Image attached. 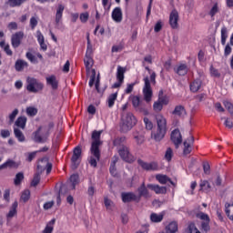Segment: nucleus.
<instances>
[{"label": "nucleus", "instance_id": "obj_1", "mask_svg": "<svg viewBox=\"0 0 233 233\" xmlns=\"http://www.w3.org/2000/svg\"><path fill=\"white\" fill-rule=\"evenodd\" d=\"M101 134L102 131H93L92 133V139L93 142L91 144V156L89 158V164L91 167H97V161L101 159V150H99V147H101Z\"/></svg>", "mask_w": 233, "mask_h": 233}, {"label": "nucleus", "instance_id": "obj_2", "mask_svg": "<svg viewBox=\"0 0 233 233\" xmlns=\"http://www.w3.org/2000/svg\"><path fill=\"white\" fill-rule=\"evenodd\" d=\"M155 119L157 121V132L152 134V137L155 141H161L167 134V118L163 115L157 114L155 116Z\"/></svg>", "mask_w": 233, "mask_h": 233}, {"label": "nucleus", "instance_id": "obj_3", "mask_svg": "<svg viewBox=\"0 0 233 233\" xmlns=\"http://www.w3.org/2000/svg\"><path fill=\"white\" fill-rule=\"evenodd\" d=\"M136 123H137V120L132 113H122V117L120 121V132H122L123 134L130 132V129L136 127Z\"/></svg>", "mask_w": 233, "mask_h": 233}, {"label": "nucleus", "instance_id": "obj_4", "mask_svg": "<svg viewBox=\"0 0 233 233\" xmlns=\"http://www.w3.org/2000/svg\"><path fill=\"white\" fill-rule=\"evenodd\" d=\"M26 83H27L26 90L33 94H37V92H40V90H43L45 86L43 83L39 82V80H37L35 77L28 76L26 78Z\"/></svg>", "mask_w": 233, "mask_h": 233}, {"label": "nucleus", "instance_id": "obj_5", "mask_svg": "<svg viewBox=\"0 0 233 233\" xmlns=\"http://www.w3.org/2000/svg\"><path fill=\"white\" fill-rule=\"evenodd\" d=\"M54 128V123L50 122L47 126V133L46 137H41V127H39L35 132L33 133L35 143H46V138L50 136V130Z\"/></svg>", "mask_w": 233, "mask_h": 233}, {"label": "nucleus", "instance_id": "obj_6", "mask_svg": "<svg viewBox=\"0 0 233 233\" xmlns=\"http://www.w3.org/2000/svg\"><path fill=\"white\" fill-rule=\"evenodd\" d=\"M144 87H143V96L144 99L147 103H150L152 101V86H150V78L148 76L144 77Z\"/></svg>", "mask_w": 233, "mask_h": 233}, {"label": "nucleus", "instance_id": "obj_7", "mask_svg": "<svg viewBox=\"0 0 233 233\" xmlns=\"http://www.w3.org/2000/svg\"><path fill=\"white\" fill-rule=\"evenodd\" d=\"M117 152L121 159H123V161H126V163H134L136 161V158L130 154V148H128L127 146L119 148Z\"/></svg>", "mask_w": 233, "mask_h": 233}, {"label": "nucleus", "instance_id": "obj_8", "mask_svg": "<svg viewBox=\"0 0 233 233\" xmlns=\"http://www.w3.org/2000/svg\"><path fill=\"white\" fill-rule=\"evenodd\" d=\"M125 72H127V68L118 66L116 69V79L117 82H116L113 86L112 88H119L125 82Z\"/></svg>", "mask_w": 233, "mask_h": 233}, {"label": "nucleus", "instance_id": "obj_9", "mask_svg": "<svg viewBox=\"0 0 233 233\" xmlns=\"http://www.w3.org/2000/svg\"><path fill=\"white\" fill-rule=\"evenodd\" d=\"M79 159H81V147H75V149L73 151V156L71 158L73 170H76V168H77V167H79Z\"/></svg>", "mask_w": 233, "mask_h": 233}, {"label": "nucleus", "instance_id": "obj_10", "mask_svg": "<svg viewBox=\"0 0 233 233\" xmlns=\"http://www.w3.org/2000/svg\"><path fill=\"white\" fill-rule=\"evenodd\" d=\"M23 37H25V33H23V31L16 32L12 35L11 45L13 48H19L21 41H23Z\"/></svg>", "mask_w": 233, "mask_h": 233}, {"label": "nucleus", "instance_id": "obj_11", "mask_svg": "<svg viewBox=\"0 0 233 233\" xmlns=\"http://www.w3.org/2000/svg\"><path fill=\"white\" fill-rule=\"evenodd\" d=\"M171 141H173L176 148H179V145L183 143V137L179 129H175L171 133Z\"/></svg>", "mask_w": 233, "mask_h": 233}, {"label": "nucleus", "instance_id": "obj_12", "mask_svg": "<svg viewBox=\"0 0 233 233\" xmlns=\"http://www.w3.org/2000/svg\"><path fill=\"white\" fill-rule=\"evenodd\" d=\"M137 163L139 165V167H141V168H143V170H147V171H154V170H157V163L156 162H145L142 159H138Z\"/></svg>", "mask_w": 233, "mask_h": 233}, {"label": "nucleus", "instance_id": "obj_13", "mask_svg": "<svg viewBox=\"0 0 233 233\" xmlns=\"http://www.w3.org/2000/svg\"><path fill=\"white\" fill-rule=\"evenodd\" d=\"M177 21H179V13H177V11L176 10H173L169 15V25L171 28L173 29L177 28L178 26Z\"/></svg>", "mask_w": 233, "mask_h": 233}, {"label": "nucleus", "instance_id": "obj_14", "mask_svg": "<svg viewBox=\"0 0 233 233\" xmlns=\"http://www.w3.org/2000/svg\"><path fill=\"white\" fill-rule=\"evenodd\" d=\"M192 145H194V137H189L187 140L184 141V156H188L192 152Z\"/></svg>", "mask_w": 233, "mask_h": 233}, {"label": "nucleus", "instance_id": "obj_15", "mask_svg": "<svg viewBox=\"0 0 233 233\" xmlns=\"http://www.w3.org/2000/svg\"><path fill=\"white\" fill-rule=\"evenodd\" d=\"M156 179L160 183V185H167V183H170L173 187H176V183L168 177L167 175L157 174L156 175Z\"/></svg>", "mask_w": 233, "mask_h": 233}, {"label": "nucleus", "instance_id": "obj_16", "mask_svg": "<svg viewBox=\"0 0 233 233\" xmlns=\"http://www.w3.org/2000/svg\"><path fill=\"white\" fill-rule=\"evenodd\" d=\"M111 17L116 23H121L123 21V11H121V7H116L112 12Z\"/></svg>", "mask_w": 233, "mask_h": 233}, {"label": "nucleus", "instance_id": "obj_17", "mask_svg": "<svg viewBox=\"0 0 233 233\" xmlns=\"http://www.w3.org/2000/svg\"><path fill=\"white\" fill-rule=\"evenodd\" d=\"M174 71L177 76H187L188 74V66L181 63L174 68Z\"/></svg>", "mask_w": 233, "mask_h": 233}, {"label": "nucleus", "instance_id": "obj_18", "mask_svg": "<svg viewBox=\"0 0 233 233\" xmlns=\"http://www.w3.org/2000/svg\"><path fill=\"white\" fill-rule=\"evenodd\" d=\"M138 192V198L141 199V198H150V193L148 192L147 187L145 186V182L142 183V185L137 188Z\"/></svg>", "mask_w": 233, "mask_h": 233}, {"label": "nucleus", "instance_id": "obj_19", "mask_svg": "<svg viewBox=\"0 0 233 233\" xmlns=\"http://www.w3.org/2000/svg\"><path fill=\"white\" fill-rule=\"evenodd\" d=\"M122 201L124 203H130L131 201H139V198L134 193H122Z\"/></svg>", "mask_w": 233, "mask_h": 233}, {"label": "nucleus", "instance_id": "obj_20", "mask_svg": "<svg viewBox=\"0 0 233 233\" xmlns=\"http://www.w3.org/2000/svg\"><path fill=\"white\" fill-rule=\"evenodd\" d=\"M147 188L153 190L155 194H167V187H161L156 184H148Z\"/></svg>", "mask_w": 233, "mask_h": 233}, {"label": "nucleus", "instance_id": "obj_21", "mask_svg": "<svg viewBox=\"0 0 233 233\" xmlns=\"http://www.w3.org/2000/svg\"><path fill=\"white\" fill-rule=\"evenodd\" d=\"M114 147H116V150H119V148H125L127 147V137H116L113 141Z\"/></svg>", "mask_w": 233, "mask_h": 233}, {"label": "nucleus", "instance_id": "obj_22", "mask_svg": "<svg viewBox=\"0 0 233 233\" xmlns=\"http://www.w3.org/2000/svg\"><path fill=\"white\" fill-rule=\"evenodd\" d=\"M25 68H28V62L23 59H17L15 63V69L16 72H23Z\"/></svg>", "mask_w": 233, "mask_h": 233}, {"label": "nucleus", "instance_id": "obj_23", "mask_svg": "<svg viewBox=\"0 0 233 233\" xmlns=\"http://www.w3.org/2000/svg\"><path fill=\"white\" fill-rule=\"evenodd\" d=\"M26 116H19L15 122L14 128H21V130H25L26 128Z\"/></svg>", "mask_w": 233, "mask_h": 233}, {"label": "nucleus", "instance_id": "obj_24", "mask_svg": "<svg viewBox=\"0 0 233 233\" xmlns=\"http://www.w3.org/2000/svg\"><path fill=\"white\" fill-rule=\"evenodd\" d=\"M46 84L50 85L53 90H57V86H59V82L57 81V77L52 75L46 78Z\"/></svg>", "mask_w": 233, "mask_h": 233}, {"label": "nucleus", "instance_id": "obj_25", "mask_svg": "<svg viewBox=\"0 0 233 233\" xmlns=\"http://www.w3.org/2000/svg\"><path fill=\"white\" fill-rule=\"evenodd\" d=\"M63 12H65V5L59 4L56 8V24L59 25L61 21H63Z\"/></svg>", "mask_w": 233, "mask_h": 233}, {"label": "nucleus", "instance_id": "obj_26", "mask_svg": "<svg viewBox=\"0 0 233 233\" xmlns=\"http://www.w3.org/2000/svg\"><path fill=\"white\" fill-rule=\"evenodd\" d=\"M17 207H19V204L17 203V201H15L12 204L10 210L6 215L7 219H12V218H14V216L17 215Z\"/></svg>", "mask_w": 233, "mask_h": 233}, {"label": "nucleus", "instance_id": "obj_27", "mask_svg": "<svg viewBox=\"0 0 233 233\" xmlns=\"http://www.w3.org/2000/svg\"><path fill=\"white\" fill-rule=\"evenodd\" d=\"M201 85H203V82L200 79H195L189 86L191 92H198V90L201 88Z\"/></svg>", "mask_w": 233, "mask_h": 233}, {"label": "nucleus", "instance_id": "obj_28", "mask_svg": "<svg viewBox=\"0 0 233 233\" xmlns=\"http://www.w3.org/2000/svg\"><path fill=\"white\" fill-rule=\"evenodd\" d=\"M163 218H165V215L163 213H151L150 221L152 223H161L163 221Z\"/></svg>", "mask_w": 233, "mask_h": 233}, {"label": "nucleus", "instance_id": "obj_29", "mask_svg": "<svg viewBox=\"0 0 233 233\" xmlns=\"http://www.w3.org/2000/svg\"><path fill=\"white\" fill-rule=\"evenodd\" d=\"M187 114L185 107L183 106H177L172 112L173 116H178V117H183Z\"/></svg>", "mask_w": 233, "mask_h": 233}, {"label": "nucleus", "instance_id": "obj_30", "mask_svg": "<svg viewBox=\"0 0 233 233\" xmlns=\"http://www.w3.org/2000/svg\"><path fill=\"white\" fill-rule=\"evenodd\" d=\"M84 63L86 70H90V68L94 66V59L92 58V55H86Z\"/></svg>", "mask_w": 233, "mask_h": 233}, {"label": "nucleus", "instance_id": "obj_31", "mask_svg": "<svg viewBox=\"0 0 233 233\" xmlns=\"http://www.w3.org/2000/svg\"><path fill=\"white\" fill-rule=\"evenodd\" d=\"M14 134H15V137H16V139L20 143H24L25 137V135L23 134V131H21V129H19V127H14Z\"/></svg>", "mask_w": 233, "mask_h": 233}, {"label": "nucleus", "instance_id": "obj_32", "mask_svg": "<svg viewBox=\"0 0 233 233\" xmlns=\"http://www.w3.org/2000/svg\"><path fill=\"white\" fill-rule=\"evenodd\" d=\"M28 0H7L6 4L11 7V8H15L17 6H21V5L26 3Z\"/></svg>", "mask_w": 233, "mask_h": 233}, {"label": "nucleus", "instance_id": "obj_33", "mask_svg": "<svg viewBox=\"0 0 233 233\" xmlns=\"http://www.w3.org/2000/svg\"><path fill=\"white\" fill-rule=\"evenodd\" d=\"M56 225V218L51 219L46 227L45 228L43 233H52L54 232V226Z\"/></svg>", "mask_w": 233, "mask_h": 233}, {"label": "nucleus", "instance_id": "obj_34", "mask_svg": "<svg viewBox=\"0 0 233 233\" xmlns=\"http://www.w3.org/2000/svg\"><path fill=\"white\" fill-rule=\"evenodd\" d=\"M117 100V93H113L107 97V105L109 108H112Z\"/></svg>", "mask_w": 233, "mask_h": 233}, {"label": "nucleus", "instance_id": "obj_35", "mask_svg": "<svg viewBox=\"0 0 233 233\" xmlns=\"http://www.w3.org/2000/svg\"><path fill=\"white\" fill-rule=\"evenodd\" d=\"M167 233H176L177 231V222H171L166 228Z\"/></svg>", "mask_w": 233, "mask_h": 233}, {"label": "nucleus", "instance_id": "obj_36", "mask_svg": "<svg viewBox=\"0 0 233 233\" xmlns=\"http://www.w3.org/2000/svg\"><path fill=\"white\" fill-rule=\"evenodd\" d=\"M228 37V31L227 30V27L223 26L221 28V45L223 46L227 45Z\"/></svg>", "mask_w": 233, "mask_h": 233}, {"label": "nucleus", "instance_id": "obj_37", "mask_svg": "<svg viewBox=\"0 0 233 233\" xmlns=\"http://www.w3.org/2000/svg\"><path fill=\"white\" fill-rule=\"evenodd\" d=\"M70 183H71V188L72 190L76 189V185L79 183V175L74 174L70 177Z\"/></svg>", "mask_w": 233, "mask_h": 233}, {"label": "nucleus", "instance_id": "obj_38", "mask_svg": "<svg viewBox=\"0 0 233 233\" xmlns=\"http://www.w3.org/2000/svg\"><path fill=\"white\" fill-rule=\"evenodd\" d=\"M25 57L26 59H28V61H30V63H32L33 65H37V63H39V61H37V56H35L34 54H32L31 52H27L25 54Z\"/></svg>", "mask_w": 233, "mask_h": 233}, {"label": "nucleus", "instance_id": "obj_39", "mask_svg": "<svg viewBox=\"0 0 233 233\" xmlns=\"http://www.w3.org/2000/svg\"><path fill=\"white\" fill-rule=\"evenodd\" d=\"M25 179V174L23 172H19L15 175V177L14 179L15 185L17 187L19 184Z\"/></svg>", "mask_w": 233, "mask_h": 233}, {"label": "nucleus", "instance_id": "obj_40", "mask_svg": "<svg viewBox=\"0 0 233 233\" xmlns=\"http://www.w3.org/2000/svg\"><path fill=\"white\" fill-rule=\"evenodd\" d=\"M26 115L29 116V117H34L35 116H37V108L34 106H29L25 110Z\"/></svg>", "mask_w": 233, "mask_h": 233}, {"label": "nucleus", "instance_id": "obj_41", "mask_svg": "<svg viewBox=\"0 0 233 233\" xmlns=\"http://www.w3.org/2000/svg\"><path fill=\"white\" fill-rule=\"evenodd\" d=\"M157 101H159L162 106L168 105V96H163V91H160Z\"/></svg>", "mask_w": 233, "mask_h": 233}, {"label": "nucleus", "instance_id": "obj_42", "mask_svg": "<svg viewBox=\"0 0 233 233\" xmlns=\"http://www.w3.org/2000/svg\"><path fill=\"white\" fill-rule=\"evenodd\" d=\"M146 70L150 74V81L153 85H156V72L152 71L147 66H144Z\"/></svg>", "mask_w": 233, "mask_h": 233}, {"label": "nucleus", "instance_id": "obj_43", "mask_svg": "<svg viewBox=\"0 0 233 233\" xmlns=\"http://www.w3.org/2000/svg\"><path fill=\"white\" fill-rule=\"evenodd\" d=\"M30 27L32 30H35V26H37L39 23V18L37 16H32L30 18Z\"/></svg>", "mask_w": 233, "mask_h": 233}, {"label": "nucleus", "instance_id": "obj_44", "mask_svg": "<svg viewBox=\"0 0 233 233\" xmlns=\"http://www.w3.org/2000/svg\"><path fill=\"white\" fill-rule=\"evenodd\" d=\"M5 168H17L18 165L15 161L12 159H8L6 162L4 163Z\"/></svg>", "mask_w": 233, "mask_h": 233}, {"label": "nucleus", "instance_id": "obj_45", "mask_svg": "<svg viewBox=\"0 0 233 233\" xmlns=\"http://www.w3.org/2000/svg\"><path fill=\"white\" fill-rule=\"evenodd\" d=\"M28 199H30V190L25 189L22 192L21 200L24 201V203H26Z\"/></svg>", "mask_w": 233, "mask_h": 233}, {"label": "nucleus", "instance_id": "obj_46", "mask_svg": "<svg viewBox=\"0 0 233 233\" xmlns=\"http://www.w3.org/2000/svg\"><path fill=\"white\" fill-rule=\"evenodd\" d=\"M19 114V109L15 108L11 114H9V123L12 124L15 121V117H17Z\"/></svg>", "mask_w": 233, "mask_h": 233}, {"label": "nucleus", "instance_id": "obj_47", "mask_svg": "<svg viewBox=\"0 0 233 233\" xmlns=\"http://www.w3.org/2000/svg\"><path fill=\"white\" fill-rule=\"evenodd\" d=\"M153 110H154V112H157V113H159V112H161V110H163V106L159 103V100H157L153 104Z\"/></svg>", "mask_w": 233, "mask_h": 233}, {"label": "nucleus", "instance_id": "obj_48", "mask_svg": "<svg viewBox=\"0 0 233 233\" xmlns=\"http://www.w3.org/2000/svg\"><path fill=\"white\" fill-rule=\"evenodd\" d=\"M210 71V76H212V77H220L221 74L219 73V71L218 69H216L214 67V66H211L209 68Z\"/></svg>", "mask_w": 233, "mask_h": 233}, {"label": "nucleus", "instance_id": "obj_49", "mask_svg": "<svg viewBox=\"0 0 233 233\" xmlns=\"http://www.w3.org/2000/svg\"><path fill=\"white\" fill-rule=\"evenodd\" d=\"M39 181H41V176L36 173L31 182V187H37V185H39Z\"/></svg>", "mask_w": 233, "mask_h": 233}, {"label": "nucleus", "instance_id": "obj_50", "mask_svg": "<svg viewBox=\"0 0 233 233\" xmlns=\"http://www.w3.org/2000/svg\"><path fill=\"white\" fill-rule=\"evenodd\" d=\"M174 156V151H172V148L168 147L165 153V159L167 161H172V157Z\"/></svg>", "mask_w": 233, "mask_h": 233}, {"label": "nucleus", "instance_id": "obj_51", "mask_svg": "<svg viewBox=\"0 0 233 233\" xmlns=\"http://www.w3.org/2000/svg\"><path fill=\"white\" fill-rule=\"evenodd\" d=\"M218 12H219V6L218 5V3H216V4H214L212 8L210 9L209 15L211 17H214V15H216V14H218Z\"/></svg>", "mask_w": 233, "mask_h": 233}, {"label": "nucleus", "instance_id": "obj_52", "mask_svg": "<svg viewBox=\"0 0 233 233\" xmlns=\"http://www.w3.org/2000/svg\"><path fill=\"white\" fill-rule=\"evenodd\" d=\"M92 52H94L92 47V43H90V36L87 35V48H86V56H92Z\"/></svg>", "mask_w": 233, "mask_h": 233}, {"label": "nucleus", "instance_id": "obj_53", "mask_svg": "<svg viewBox=\"0 0 233 233\" xmlns=\"http://www.w3.org/2000/svg\"><path fill=\"white\" fill-rule=\"evenodd\" d=\"M144 123L147 130H152V128H154V124L152 121H150V119H148V117H144Z\"/></svg>", "mask_w": 233, "mask_h": 233}, {"label": "nucleus", "instance_id": "obj_54", "mask_svg": "<svg viewBox=\"0 0 233 233\" xmlns=\"http://www.w3.org/2000/svg\"><path fill=\"white\" fill-rule=\"evenodd\" d=\"M188 233H201L199 229L196 227V224L191 223L188 225Z\"/></svg>", "mask_w": 233, "mask_h": 233}, {"label": "nucleus", "instance_id": "obj_55", "mask_svg": "<svg viewBox=\"0 0 233 233\" xmlns=\"http://www.w3.org/2000/svg\"><path fill=\"white\" fill-rule=\"evenodd\" d=\"M132 105L135 108H139V105H141V100L139 99V96L132 97Z\"/></svg>", "mask_w": 233, "mask_h": 233}, {"label": "nucleus", "instance_id": "obj_56", "mask_svg": "<svg viewBox=\"0 0 233 233\" xmlns=\"http://www.w3.org/2000/svg\"><path fill=\"white\" fill-rule=\"evenodd\" d=\"M198 218H199V219H201L202 222L210 221V218L208 217V215H207L203 212L198 213Z\"/></svg>", "mask_w": 233, "mask_h": 233}, {"label": "nucleus", "instance_id": "obj_57", "mask_svg": "<svg viewBox=\"0 0 233 233\" xmlns=\"http://www.w3.org/2000/svg\"><path fill=\"white\" fill-rule=\"evenodd\" d=\"M89 17H90V15L88 14V12L80 14L81 23H86V21H88Z\"/></svg>", "mask_w": 233, "mask_h": 233}, {"label": "nucleus", "instance_id": "obj_58", "mask_svg": "<svg viewBox=\"0 0 233 233\" xmlns=\"http://www.w3.org/2000/svg\"><path fill=\"white\" fill-rule=\"evenodd\" d=\"M221 119H225L224 125L227 128H232L233 127V122L230 118L227 117H221Z\"/></svg>", "mask_w": 233, "mask_h": 233}, {"label": "nucleus", "instance_id": "obj_59", "mask_svg": "<svg viewBox=\"0 0 233 233\" xmlns=\"http://www.w3.org/2000/svg\"><path fill=\"white\" fill-rule=\"evenodd\" d=\"M96 83V69H92V76L89 80V86H94V84Z\"/></svg>", "mask_w": 233, "mask_h": 233}, {"label": "nucleus", "instance_id": "obj_60", "mask_svg": "<svg viewBox=\"0 0 233 233\" xmlns=\"http://www.w3.org/2000/svg\"><path fill=\"white\" fill-rule=\"evenodd\" d=\"M134 86H136V83L127 84V86L125 89V94H132Z\"/></svg>", "mask_w": 233, "mask_h": 233}, {"label": "nucleus", "instance_id": "obj_61", "mask_svg": "<svg viewBox=\"0 0 233 233\" xmlns=\"http://www.w3.org/2000/svg\"><path fill=\"white\" fill-rule=\"evenodd\" d=\"M202 230L208 232L210 230V221H206L201 223Z\"/></svg>", "mask_w": 233, "mask_h": 233}, {"label": "nucleus", "instance_id": "obj_62", "mask_svg": "<svg viewBox=\"0 0 233 233\" xmlns=\"http://www.w3.org/2000/svg\"><path fill=\"white\" fill-rule=\"evenodd\" d=\"M54 205H55L54 200L46 202V203L44 204V210H50V208H52V207H54Z\"/></svg>", "mask_w": 233, "mask_h": 233}, {"label": "nucleus", "instance_id": "obj_63", "mask_svg": "<svg viewBox=\"0 0 233 233\" xmlns=\"http://www.w3.org/2000/svg\"><path fill=\"white\" fill-rule=\"evenodd\" d=\"M36 39H37L38 43L45 42V35H43V33H41L39 30L36 31Z\"/></svg>", "mask_w": 233, "mask_h": 233}, {"label": "nucleus", "instance_id": "obj_64", "mask_svg": "<svg viewBox=\"0 0 233 233\" xmlns=\"http://www.w3.org/2000/svg\"><path fill=\"white\" fill-rule=\"evenodd\" d=\"M229 54H232V47L230 46V45L228 44L224 49V56L226 57H228Z\"/></svg>", "mask_w": 233, "mask_h": 233}]
</instances>
